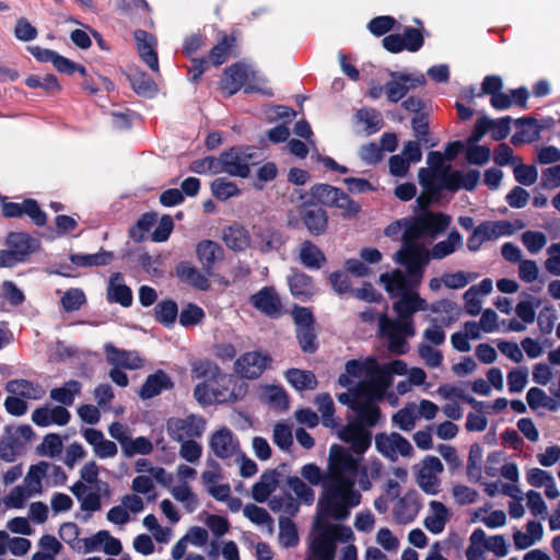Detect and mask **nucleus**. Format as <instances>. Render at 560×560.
<instances>
[{"mask_svg": "<svg viewBox=\"0 0 560 560\" xmlns=\"http://www.w3.org/2000/svg\"><path fill=\"white\" fill-rule=\"evenodd\" d=\"M106 360L116 368L137 370L143 366V360L136 352L119 350L112 345L105 346Z\"/></svg>", "mask_w": 560, "mask_h": 560, "instance_id": "a878e982", "label": "nucleus"}, {"mask_svg": "<svg viewBox=\"0 0 560 560\" xmlns=\"http://www.w3.org/2000/svg\"><path fill=\"white\" fill-rule=\"evenodd\" d=\"M7 242L10 248L19 255L21 259L38 247V242L35 238L21 232L10 233Z\"/></svg>", "mask_w": 560, "mask_h": 560, "instance_id": "c03bdc74", "label": "nucleus"}, {"mask_svg": "<svg viewBox=\"0 0 560 560\" xmlns=\"http://www.w3.org/2000/svg\"><path fill=\"white\" fill-rule=\"evenodd\" d=\"M544 537V527L540 523L530 521L526 524V530L515 529L513 532V542L516 549L525 550L538 544Z\"/></svg>", "mask_w": 560, "mask_h": 560, "instance_id": "cd10ccee", "label": "nucleus"}, {"mask_svg": "<svg viewBox=\"0 0 560 560\" xmlns=\"http://www.w3.org/2000/svg\"><path fill=\"white\" fill-rule=\"evenodd\" d=\"M355 122L359 131L372 135L381 129L382 118L375 109L362 108L355 114Z\"/></svg>", "mask_w": 560, "mask_h": 560, "instance_id": "a19ab883", "label": "nucleus"}, {"mask_svg": "<svg viewBox=\"0 0 560 560\" xmlns=\"http://www.w3.org/2000/svg\"><path fill=\"white\" fill-rule=\"evenodd\" d=\"M417 404L410 402L398 410L392 418L395 425L402 431H411L418 421Z\"/></svg>", "mask_w": 560, "mask_h": 560, "instance_id": "3c124183", "label": "nucleus"}, {"mask_svg": "<svg viewBox=\"0 0 560 560\" xmlns=\"http://www.w3.org/2000/svg\"><path fill=\"white\" fill-rule=\"evenodd\" d=\"M269 358L260 352L244 353L235 362V372L246 378L258 377L267 368Z\"/></svg>", "mask_w": 560, "mask_h": 560, "instance_id": "a211bd4d", "label": "nucleus"}, {"mask_svg": "<svg viewBox=\"0 0 560 560\" xmlns=\"http://www.w3.org/2000/svg\"><path fill=\"white\" fill-rule=\"evenodd\" d=\"M298 253L301 262L308 269H319L326 261L323 252L308 241L300 245Z\"/></svg>", "mask_w": 560, "mask_h": 560, "instance_id": "4c0bfd02", "label": "nucleus"}, {"mask_svg": "<svg viewBox=\"0 0 560 560\" xmlns=\"http://www.w3.org/2000/svg\"><path fill=\"white\" fill-rule=\"evenodd\" d=\"M462 244V236L458 232L453 231L447 238L435 244L429 252L432 259H442L456 250Z\"/></svg>", "mask_w": 560, "mask_h": 560, "instance_id": "603ef678", "label": "nucleus"}, {"mask_svg": "<svg viewBox=\"0 0 560 560\" xmlns=\"http://www.w3.org/2000/svg\"><path fill=\"white\" fill-rule=\"evenodd\" d=\"M450 518L448 509L439 501H430L428 515L424 518L425 528L432 534H440L444 530L445 524Z\"/></svg>", "mask_w": 560, "mask_h": 560, "instance_id": "bb28decb", "label": "nucleus"}, {"mask_svg": "<svg viewBox=\"0 0 560 560\" xmlns=\"http://www.w3.org/2000/svg\"><path fill=\"white\" fill-rule=\"evenodd\" d=\"M451 217L444 213L427 212L406 224L404 238L424 243L436 238L451 224Z\"/></svg>", "mask_w": 560, "mask_h": 560, "instance_id": "20e7f679", "label": "nucleus"}, {"mask_svg": "<svg viewBox=\"0 0 560 560\" xmlns=\"http://www.w3.org/2000/svg\"><path fill=\"white\" fill-rule=\"evenodd\" d=\"M407 372V364L401 360L383 365L372 358L347 363L346 372L339 376V384L348 387L349 392L340 394L338 400L355 411L358 419L342 427L338 438L350 444L355 455L364 454L371 445V432L364 425L373 427L381 418L375 401L383 398L393 375H405Z\"/></svg>", "mask_w": 560, "mask_h": 560, "instance_id": "f03ea898", "label": "nucleus"}, {"mask_svg": "<svg viewBox=\"0 0 560 560\" xmlns=\"http://www.w3.org/2000/svg\"><path fill=\"white\" fill-rule=\"evenodd\" d=\"M80 390L81 385L75 381H70L61 387L51 389L50 398L55 401L70 406Z\"/></svg>", "mask_w": 560, "mask_h": 560, "instance_id": "680f3d73", "label": "nucleus"}, {"mask_svg": "<svg viewBox=\"0 0 560 560\" xmlns=\"http://www.w3.org/2000/svg\"><path fill=\"white\" fill-rule=\"evenodd\" d=\"M480 173L471 170L468 172H451L448 171L445 177L439 184V190L446 188L450 190H458L460 188L472 190L479 182Z\"/></svg>", "mask_w": 560, "mask_h": 560, "instance_id": "5701e85b", "label": "nucleus"}, {"mask_svg": "<svg viewBox=\"0 0 560 560\" xmlns=\"http://www.w3.org/2000/svg\"><path fill=\"white\" fill-rule=\"evenodd\" d=\"M279 542L284 548H290L299 542V535L293 522L287 517L279 518Z\"/></svg>", "mask_w": 560, "mask_h": 560, "instance_id": "e2e57ef3", "label": "nucleus"}, {"mask_svg": "<svg viewBox=\"0 0 560 560\" xmlns=\"http://www.w3.org/2000/svg\"><path fill=\"white\" fill-rule=\"evenodd\" d=\"M5 389L9 394L15 395L23 400H38L45 396V390L39 385L33 384L25 380L10 381Z\"/></svg>", "mask_w": 560, "mask_h": 560, "instance_id": "7c9ffc66", "label": "nucleus"}, {"mask_svg": "<svg viewBox=\"0 0 560 560\" xmlns=\"http://www.w3.org/2000/svg\"><path fill=\"white\" fill-rule=\"evenodd\" d=\"M315 405L318 411L322 413L323 424L325 427H336L337 422L334 418V401L328 394H319L315 397Z\"/></svg>", "mask_w": 560, "mask_h": 560, "instance_id": "69168bd1", "label": "nucleus"}, {"mask_svg": "<svg viewBox=\"0 0 560 560\" xmlns=\"http://www.w3.org/2000/svg\"><path fill=\"white\" fill-rule=\"evenodd\" d=\"M279 475L275 470L264 472L252 488V497L257 502H265L279 486Z\"/></svg>", "mask_w": 560, "mask_h": 560, "instance_id": "72a5a7b5", "label": "nucleus"}, {"mask_svg": "<svg viewBox=\"0 0 560 560\" xmlns=\"http://www.w3.org/2000/svg\"><path fill=\"white\" fill-rule=\"evenodd\" d=\"M428 168H420L418 177L424 191L417 199L420 207H427L431 198L439 191V184L450 171L445 158L440 152H430L427 158Z\"/></svg>", "mask_w": 560, "mask_h": 560, "instance_id": "39448f33", "label": "nucleus"}, {"mask_svg": "<svg viewBox=\"0 0 560 560\" xmlns=\"http://www.w3.org/2000/svg\"><path fill=\"white\" fill-rule=\"evenodd\" d=\"M135 39L137 43L138 52L149 68L153 71H159V60L155 52V38L144 31H136Z\"/></svg>", "mask_w": 560, "mask_h": 560, "instance_id": "b1692460", "label": "nucleus"}, {"mask_svg": "<svg viewBox=\"0 0 560 560\" xmlns=\"http://www.w3.org/2000/svg\"><path fill=\"white\" fill-rule=\"evenodd\" d=\"M85 441L93 447L94 454L102 458H112L117 454V446L114 442L106 440L101 431L85 429L83 431Z\"/></svg>", "mask_w": 560, "mask_h": 560, "instance_id": "393cba45", "label": "nucleus"}, {"mask_svg": "<svg viewBox=\"0 0 560 560\" xmlns=\"http://www.w3.org/2000/svg\"><path fill=\"white\" fill-rule=\"evenodd\" d=\"M285 380L296 390H313L317 386V380L313 372L290 369L285 372Z\"/></svg>", "mask_w": 560, "mask_h": 560, "instance_id": "58836bf2", "label": "nucleus"}, {"mask_svg": "<svg viewBox=\"0 0 560 560\" xmlns=\"http://www.w3.org/2000/svg\"><path fill=\"white\" fill-rule=\"evenodd\" d=\"M135 92L144 97H152L158 92L156 84L143 73H136L130 77Z\"/></svg>", "mask_w": 560, "mask_h": 560, "instance_id": "338daca9", "label": "nucleus"}, {"mask_svg": "<svg viewBox=\"0 0 560 560\" xmlns=\"http://www.w3.org/2000/svg\"><path fill=\"white\" fill-rule=\"evenodd\" d=\"M289 492L295 497L300 503L311 505L315 499L314 490L306 485L300 477L292 476L287 479Z\"/></svg>", "mask_w": 560, "mask_h": 560, "instance_id": "09e8293b", "label": "nucleus"}, {"mask_svg": "<svg viewBox=\"0 0 560 560\" xmlns=\"http://www.w3.org/2000/svg\"><path fill=\"white\" fill-rule=\"evenodd\" d=\"M38 548L39 550L33 555L32 560H55L62 546L55 536L44 535L38 540Z\"/></svg>", "mask_w": 560, "mask_h": 560, "instance_id": "de8ad7c7", "label": "nucleus"}, {"mask_svg": "<svg viewBox=\"0 0 560 560\" xmlns=\"http://www.w3.org/2000/svg\"><path fill=\"white\" fill-rule=\"evenodd\" d=\"M424 83L425 78L422 73L392 72L390 80L385 86V92L390 102H398L409 90L421 86Z\"/></svg>", "mask_w": 560, "mask_h": 560, "instance_id": "9b49d317", "label": "nucleus"}, {"mask_svg": "<svg viewBox=\"0 0 560 560\" xmlns=\"http://www.w3.org/2000/svg\"><path fill=\"white\" fill-rule=\"evenodd\" d=\"M259 398L276 409H287L289 406L285 392L278 386L261 387Z\"/></svg>", "mask_w": 560, "mask_h": 560, "instance_id": "864d4df0", "label": "nucleus"}, {"mask_svg": "<svg viewBox=\"0 0 560 560\" xmlns=\"http://www.w3.org/2000/svg\"><path fill=\"white\" fill-rule=\"evenodd\" d=\"M70 420V412L62 406L46 405L32 413V421L38 427L65 425Z\"/></svg>", "mask_w": 560, "mask_h": 560, "instance_id": "6ab92c4d", "label": "nucleus"}, {"mask_svg": "<svg viewBox=\"0 0 560 560\" xmlns=\"http://www.w3.org/2000/svg\"><path fill=\"white\" fill-rule=\"evenodd\" d=\"M252 304L262 313L276 314L280 308V300L272 288L265 287L250 298Z\"/></svg>", "mask_w": 560, "mask_h": 560, "instance_id": "f704fd0d", "label": "nucleus"}, {"mask_svg": "<svg viewBox=\"0 0 560 560\" xmlns=\"http://www.w3.org/2000/svg\"><path fill=\"white\" fill-rule=\"evenodd\" d=\"M374 444L376 451L392 462H396L399 456L410 457L413 454L410 442L395 432L376 434Z\"/></svg>", "mask_w": 560, "mask_h": 560, "instance_id": "6e6552de", "label": "nucleus"}, {"mask_svg": "<svg viewBox=\"0 0 560 560\" xmlns=\"http://www.w3.org/2000/svg\"><path fill=\"white\" fill-rule=\"evenodd\" d=\"M431 319L444 325L445 327L454 324L460 316V307L453 301L442 299L429 304Z\"/></svg>", "mask_w": 560, "mask_h": 560, "instance_id": "412c9836", "label": "nucleus"}, {"mask_svg": "<svg viewBox=\"0 0 560 560\" xmlns=\"http://www.w3.org/2000/svg\"><path fill=\"white\" fill-rule=\"evenodd\" d=\"M243 515L254 525L272 533L273 521L266 509L249 503L243 508Z\"/></svg>", "mask_w": 560, "mask_h": 560, "instance_id": "a18cd8bd", "label": "nucleus"}, {"mask_svg": "<svg viewBox=\"0 0 560 560\" xmlns=\"http://www.w3.org/2000/svg\"><path fill=\"white\" fill-rule=\"evenodd\" d=\"M191 375L194 378L213 380L214 383L221 385H230L232 378L229 375L222 374L219 368L210 361H197L191 365Z\"/></svg>", "mask_w": 560, "mask_h": 560, "instance_id": "473e14b6", "label": "nucleus"}, {"mask_svg": "<svg viewBox=\"0 0 560 560\" xmlns=\"http://www.w3.org/2000/svg\"><path fill=\"white\" fill-rule=\"evenodd\" d=\"M249 75H254V70L244 65H235L230 67L222 81L223 89L228 90L229 93H234L240 88L246 85L249 81Z\"/></svg>", "mask_w": 560, "mask_h": 560, "instance_id": "c85d7f7f", "label": "nucleus"}, {"mask_svg": "<svg viewBox=\"0 0 560 560\" xmlns=\"http://www.w3.org/2000/svg\"><path fill=\"white\" fill-rule=\"evenodd\" d=\"M383 464L378 458H371L361 469L360 487L368 491L372 488V480L378 479L382 475Z\"/></svg>", "mask_w": 560, "mask_h": 560, "instance_id": "13d9d810", "label": "nucleus"}, {"mask_svg": "<svg viewBox=\"0 0 560 560\" xmlns=\"http://www.w3.org/2000/svg\"><path fill=\"white\" fill-rule=\"evenodd\" d=\"M63 448V442L59 434L49 433L47 434L43 442L38 445L37 452L42 456L55 458L59 456Z\"/></svg>", "mask_w": 560, "mask_h": 560, "instance_id": "0e129e2a", "label": "nucleus"}, {"mask_svg": "<svg viewBox=\"0 0 560 560\" xmlns=\"http://www.w3.org/2000/svg\"><path fill=\"white\" fill-rule=\"evenodd\" d=\"M288 281L290 291L295 298L304 300L315 293L311 277L303 272H293Z\"/></svg>", "mask_w": 560, "mask_h": 560, "instance_id": "37998d69", "label": "nucleus"}, {"mask_svg": "<svg viewBox=\"0 0 560 560\" xmlns=\"http://www.w3.org/2000/svg\"><path fill=\"white\" fill-rule=\"evenodd\" d=\"M396 299L393 310L401 319H412L413 314L429 308V303L419 295L417 289L409 290Z\"/></svg>", "mask_w": 560, "mask_h": 560, "instance_id": "dca6fc26", "label": "nucleus"}, {"mask_svg": "<svg viewBox=\"0 0 560 560\" xmlns=\"http://www.w3.org/2000/svg\"><path fill=\"white\" fill-rule=\"evenodd\" d=\"M170 436L178 442L199 438L206 430L202 417L190 415L185 418H171L166 424Z\"/></svg>", "mask_w": 560, "mask_h": 560, "instance_id": "9d476101", "label": "nucleus"}, {"mask_svg": "<svg viewBox=\"0 0 560 560\" xmlns=\"http://www.w3.org/2000/svg\"><path fill=\"white\" fill-rule=\"evenodd\" d=\"M254 152L250 149H231L223 153L225 173L232 176L247 177L254 164Z\"/></svg>", "mask_w": 560, "mask_h": 560, "instance_id": "2eb2a0df", "label": "nucleus"}, {"mask_svg": "<svg viewBox=\"0 0 560 560\" xmlns=\"http://www.w3.org/2000/svg\"><path fill=\"white\" fill-rule=\"evenodd\" d=\"M486 241H494L499 237L512 234V226L506 221H488L478 226Z\"/></svg>", "mask_w": 560, "mask_h": 560, "instance_id": "6e6d98bb", "label": "nucleus"}, {"mask_svg": "<svg viewBox=\"0 0 560 560\" xmlns=\"http://www.w3.org/2000/svg\"><path fill=\"white\" fill-rule=\"evenodd\" d=\"M471 522H480L489 528H498L505 525L506 515L502 510L490 511V506L485 505L471 513Z\"/></svg>", "mask_w": 560, "mask_h": 560, "instance_id": "ea45409f", "label": "nucleus"}, {"mask_svg": "<svg viewBox=\"0 0 560 560\" xmlns=\"http://www.w3.org/2000/svg\"><path fill=\"white\" fill-rule=\"evenodd\" d=\"M2 214L5 218H19L27 215L36 225L43 226L47 222V215L34 199H24L22 202H3Z\"/></svg>", "mask_w": 560, "mask_h": 560, "instance_id": "4468645a", "label": "nucleus"}, {"mask_svg": "<svg viewBox=\"0 0 560 560\" xmlns=\"http://www.w3.org/2000/svg\"><path fill=\"white\" fill-rule=\"evenodd\" d=\"M170 385L171 382L164 373H154L147 377L143 386L141 387L140 396L143 399L152 398L159 395L162 390L167 389Z\"/></svg>", "mask_w": 560, "mask_h": 560, "instance_id": "49530a36", "label": "nucleus"}, {"mask_svg": "<svg viewBox=\"0 0 560 560\" xmlns=\"http://www.w3.org/2000/svg\"><path fill=\"white\" fill-rule=\"evenodd\" d=\"M1 298L14 307L22 305L25 301L24 292L9 280L1 283Z\"/></svg>", "mask_w": 560, "mask_h": 560, "instance_id": "774afa93", "label": "nucleus"}, {"mask_svg": "<svg viewBox=\"0 0 560 560\" xmlns=\"http://www.w3.org/2000/svg\"><path fill=\"white\" fill-rule=\"evenodd\" d=\"M107 296L109 301L119 303L122 306H129L131 304V290L125 284L124 279L119 273L110 277Z\"/></svg>", "mask_w": 560, "mask_h": 560, "instance_id": "c9c22d12", "label": "nucleus"}, {"mask_svg": "<svg viewBox=\"0 0 560 560\" xmlns=\"http://www.w3.org/2000/svg\"><path fill=\"white\" fill-rule=\"evenodd\" d=\"M425 320L429 323V326L422 332V343H428L435 347L443 345L446 337L443 329L445 326L431 319V315H425Z\"/></svg>", "mask_w": 560, "mask_h": 560, "instance_id": "052dcab7", "label": "nucleus"}, {"mask_svg": "<svg viewBox=\"0 0 560 560\" xmlns=\"http://www.w3.org/2000/svg\"><path fill=\"white\" fill-rule=\"evenodd\" d=\"M223 241L233 250H245L252 246L250 231L238 224L231 225L223 231Z\"/></svg>", "mask_w": 560, "mask_h": 560, "instance_id": "c756f323", "label": "nucleus"}, {"mask_svg": "<svg viewBox=\"0 0 560 560\" xmlns=\"http://www.w3.org/2000/svg\"><path fill=\"white\" fill-rule=\"evenodd\" d=\"M84 545V552L102 550L103 552L110 556L119 555L122 549L120 541L113 537L107 530H100L93 536L85 538Z\"/></svg>", "mask_w": 560, "mask_h": 560, "instance_id": "4be33fe9", "label": "nucleus"}, {"mask_svg": "<svg viewBox=\"0 0 560 560\" xmlns=\"http://www.w3.org/2000/svg\"><path fill=\"white\" fill-rule=\"evenodd\" d=\"M378 332L386 340L388 349L398 354L406 353L408 350L407 339L415 336L416 328L413 319H392L385 314L377 318Z\"/></svg>", "mask_w": 560, "mask_h": 560, "instance_id": "7ed1b4c3", "label": "nucleus"}, {"mask_svg": "<svg viewBox=\"0 0 560 560\" xmlns=\"http://www.w3.org/2000/svg\"><path fill=\"white\" fill-rule=\"evenodd\" d=\"M304 224L307 230L315 235L323 234L327 228L326 212L317 207H305L301 211Z\"/></svg>", "mask_w": 560, "mask_h": 560, "instance_id": "e433bc0d", "label": "nucleus"}, {"mask_svg": "<svg viewBox=\"0 0 560 560\" xmlns=\"http://www.w3.org/2000/svg\"><path fill=\"white\" fill-rule=\"evenodd\" d=\"M444 466L436 456L428 455L419 464L416 481L418 487L429 495L441 491V474Z\"/></svg>", "mask_w": 560, "mask_h": 560, "instance_id": "0eeeda50", "label": "nucleus"}, {"mask_svg": "<svg viewBox=\"0 0 560 560\" xmlns=\"http://www.w3.org/2000/svg\"><path fill=\"white\" fill-rule=\"evenodd\" d=\"M380 283L390 298H397L409 290L417 289L419 278L413 279L408 273H404L400 269H394L380 276Z\"/></svg>", "mask_w": 560, "mask_h": 560, "instance_id": "ddd939ff", "label": "nucleus"}, {"mask_svg": "<svg viewBox=\"0 0 560 560\" xmlns=\"http://www.w3.org/2000/svg\"><path fill=\"white\" fill-rule=\"evenodd\" d=\"M420 509L421 503L417 491H408L395 502L394 520L399 524H409L417 517Z\"/></svg>", "mask_w": 560, "mask_h": 560, "instance_id": "f3484780", "label": "nucleus"}, {"mask_svg": "<svg viewBox=\"0 0 560 560\" xmlns=\"http://www.w3.org/2000/svg\"><path fill=\"white\" fill-rule=\"evenodd\" d=\"M359 467L360 459L349 450L338 444L329 447L328 479L318 499L306 560H335L337 541H348L352 537L350 527L329 524L326 517L346 518L350 510L360 504L361 494L354 487Z\"/></svg>", "mask_w": 560, "mask_h": 560, "instance_id": "f257e3e1", "label": "nucleus"}, {"mask_svg": "<svg viewBox=\"0 0 560 560\" xmlns=\"http://www.w3.org/2000/svg\"><path fill=\"white\" fill-rule=\"evenodd\" d=\"M80 529L75 523H63L59 528V537L68 544L72 549L78 551L85 550V538H79Z\"/></svg>", "mask_w": 560, "mask_h": 560, "instance_id": "4d7b16f0", "label": "nucleus"}, {"mask_svg": "<svg viewBox=\"0 0 560 560\" xmlns=\"http://www.w3.org/2000/svg\"><path fill=\"white\" fill-rule=\"evenodd\" d=\"M228 387L229 385L214 383L212 378L207 380L196 386L194 396L196 400L202 406L236 399L237 395L230 393Z\"/></svg>", "mask_w": 560, "mask_h": 560, "instance_id": "f8f14e48", "label": "nucleus"}, {"mask_svg": "<svg viewBox=\"0 0 560 560\" xmlns=\"http://www.w3.org/2000/svg\"><path fill=\"white\" fill-rule=\"evenodd\" d=\"M209 448L215 457L229 462L240 457L242 452L237 438L228 428H219L210 434Z\"/></svg>", "mask_w": 560, "mask_h": 560, "instance_id": "1a4fd4ad", "label": "nucleus"}, {"mask_svg": "<svg viewBox=\"0 0 560 560\" xmlns=\"http://www.w3.org/2000/svg\"><path fill=\"white\" fill-rule=\"evenodd\" d=\"M168 491L174 500L179 502L187 513H192L199 505L197 494L192 491L191 487L187 482H177L168 487Z\"/></svg>", "mask_w": 560, "mask_h": 560, "instance_id": "2f4dec72", "label": "nucleus"}, {"mask_svg": "<svg viewBox=\"0 0 560 560\" xmlns=\"http://www.w3.org/2000/svg\"><path fill=\"white\" fill-rule=\"evenodd\" d=\"M431 256L425 248V244L417 240L404 238V246L395 255V261L405 266L407 273L413 279H422V269L430 260Z\"/></svg>", "mask_w": 560, "mask_h": 560, "instance_id": "423d86ee", "label": "nucleus"}, {"mask_svg": "<svg viewBox=\"0 0 560 560\" xmlns=\"http://www.w3.org/2000/svg\"><path fill=\"white\" fill-rule=\"evenodd\" d=\"M250 247L264 254L277 250L281 246L279 233L267 225H254L250 230Z\"/></svg>", "mask_w": 560, "mask_h": 560, "instance_id": "aec40b11", "label": "nucleus"}, {"mask_svg": "<svg viewBox=\"0 0 560 560\" xmlns=\"http://www.w3.org/2000/svg\"><path fill=\"white\" fill-rule=\"evenodd\" d=\"M197 255L200 262L205 267L210 268L222 257V249L219 244L212 241H202L197 246Z\"/></svg>", "mask_w": 560, "mask_h": 560, "instance_id": "5fc2aeb1", "label": "nucleus"}, {"mask_svg": "<svg viewBox=\"0 0 560 560\" xmlns=\"http://www.w3.org/2000/svg\"><path fill=\"white\" fill-rule=\"evenodd\" d=\"M122 453L127 457L136 455H149L153 451L152 442L145 436L129 438L121 448Z\"/></svg>", "mask_w": 560, "mask_h": 560, "instance_id": "bf43d9fd", "label": "nucleus"}, {"mask_svg": "<svg viewBox=\"0 0 560 560\" xmlns=\"http://www.w3.org/2000/svg\"><path fill=\"white\" fill-rule=\"evenodd\" d=\"M70 260L78 267L105 266L112 262L113 254L109 252H100L95 254H73Z\"/></svg>", "mask_w": 560, "mask_h": 560, "instance_id": "8fccbe9b", "label": "nucleus"}, {"mask_svg": "<svg viewBox=\"0 0 560 560\" xmlns=\"http://www.w3.org/2000/svg\"><path fill=\"white\" fill-rule=\"evenodd\" d=\"M47 462H39L36 465H32L24 478L23 486L33 494H40L43 491L42 481L47 477Z\"/></svg>", "mask_w": 560, "mask_h": 560, "instance_id": "79ce46f5", "label": "nucleus"}]
</instances>
